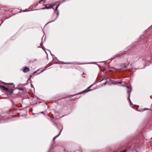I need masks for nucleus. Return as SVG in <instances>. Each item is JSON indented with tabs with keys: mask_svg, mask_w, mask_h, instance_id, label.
Here are the masks:
<instances>
[{
	"mask_svg": "<svg viewBox=\"0 0 152 152\" xmlns=\"http://www.w3.org/2000/svg\"><path fill=\"white\" fill-rule=\"evenodd\" d=\"M39 69H38L37 70V71L34 72V75H37V74H36V73L38 71H39ZM40 73V72H39V73L37 74H39Z\"/></svg>",
	"mask_w": 152,
	"mask_h": 152,
	"instance_id": "nucleus-10",
	"label": "nucleus"
},
{
	"mask_svg": "<svg viewBox=\"0 0 152 152\" xmlns=\"http://www.w3.org/2000/svg\"><path fill=\"white\" fill-rule=\"evenodd\" d=\"M62 129H61V130H60V132H59L58 134V135L56 136H55V137H54V138H53V141H54L55 139L58 136H59V135L60 134H61V133L62 130Z\"/></svg>",
	"mask_w": 152,
	"mask_h": 152,
	"instance_id": "nucleus-8",
	"label": "nucleus"
},
{
	"mask_svg": "<svg viewBox=\"0 0 152 152\" xmlns=\"http://www.w3.org/2000/svg\"><path fill=\"white\" fill-rule=\"evenodd\" d=\"M127 151L126 150H124L123 151H121V152H126Z\"/></svg>",
	"mask_w": 152,
	"mask_h": 152,
	"instance_id": "nucleus-15",
	"label": "nucleus"
},
{
	"mask_svg": "<svg viewBox=\"0 0 152 152\" xmlns=\"http://www.w3.org/2000/svg\"><path fill=\"white\" fill-rule=\"evenodd\" d=\"M92 86V85L91 86H90L89 87H88V88L87 89L85 90L81 91V92H80V93H79V94H82L83 93H86V92H88V91H89L91 90H89L88 89H89Z\"/></svg>",
	"mask_w": 152,
	"mask_h": 152,
	"instance_id": "nucleus-4",
	"label": "nucleus"
},
{
	"mask_svg": "<svg viewBox=\"0 0 152 152\" xmlns=\"http://www.w3.org/2000/svg\"><path fill=\"white\" fill-rule=\"evenodd\" d=\"M4 83L5 84V85H12L13 84V83Z\"/></svg>",
	"mask_w": 152,
	"mask_h": 152,
	"instance_id": "nucleus-13",
	"label": "nucleus"
},
{
	"mask_svg": "<svg viewBox=\"0 0 152 152\" xmlns=\"http://www.w3.org/2000/svg\"><path fill=\"white\" fill-rule=\"evenodd\" d=\"M122 83V81H120L117 82H116L115 83V84H121Z\"/></svg>",
	"mask_w": 152,
	"mask_h": 152,
	"instance_id": "nucleus-12",
	"label": "nucleus"
},
{
	"mask_svg": "<svg viewBox=\"0 0 152 152\" xmlns=\"http://www.w3.org/2000/svg\"><path fill=\"white\" fill-rule=\"evenodd\" d=\"M54 5H53L52 4H46L45 5V7L46 9H49L50 8H53L54 9Z\"/></svg>",
	"mask_w": 152,
	"mask_h": 152,
	"instance_id": "nucleus-3",
	"label": "nucleus"
},
{
	"mask_svg": "<svg viewBox=\"0 0 152 152\" xmlns=\"http://www.w3.org/2000/svg\"><path fill=\"white\" fill-rule=\"evenodd\" d=\"M13 91V90L12 89H8V90L7 91L8 92L10 93V94H12Z\"/></svg>",
	"mask_w": 152,
	"mask_h": 152,
	"instance_id": "nucleus-9",
	"label": "nucleus"
},
{
	"mask_svg": "<svg viewBox=\"0 0 152 152\" xmlns=\"http://www.w3.org/2000/svg\"><path fill=\"white\" fill-rule=\"evenodd\" d=\"M46 0H41L39 1L38 3L36 5H34L33 7V8L34 7V8H35L37 5H39V6L38 8H40L42 6L45 5L44 4L45 3Z\"/></svg>",
	"mask_w": 152,
	"mask_h": 152,
	"instance_id": "nucleus-1",
	"label": "nucleus"
},
{
	"mask_svg": "<svg viewBox=\"0 0 152 152\" xmlns=\"http://www.w3.org/2000/svg\"><path fill=\"white\" fill-rule=\"evenodd\" d=\"M120 65L121 68H125L126 67V66L125 63L121 64H120Z\"/></svg>",
	"mask_w": 152,
	"mask_h": 152,
	"instance_id": "nucleus-7",
	"label": "nucleus"
},
{
	"mask_svg": "<svg viewBox=\"0 0 152 152\" xmlns=\"http://www.w3.org/2000/svg\"><path fill=\"white\" fill-rule=\"evenodd\" d=\"M0 88H1L4 91H7L8 90V88L2 85L0 86Z\"/></svg>",
	"mask_w": 152,
	"mask_h": 152,
	"instance_id": "nucleus-5",
	"label": "nucleus"
},
{
	"mask_svg": "<svg viewBox=\"0 0 152 152\" xmlns=\"http://www.w3.org/2000/svg\"><path fill=\"white\" fill-rule=\"evenodd\" d=\"M56 14H57V17H56V18H55V19L54 20H53V21H51L50 22H53V21H54V20H55L58 17V15H59V12H57L56 13Z\"/></svg>",
	"mask_w": 152,
	"mask_h": 152,
	"instance_id": "nucleus-11",
	"label": "nucleus"
},
{
	"mask_svg": "<svg viewBox=\"0 0 152 152\" xmlns=\"http://www.w3.org/2000/svg\"><path fill=\"white\" fill-rule=\"evenodd\" d=\"M127 88H128V92L129 93V96H128V99L129 101L130 102H131V101L130 100V93L132 91V88H130L128 86H126Z\"/></svg>",
	"mask_w": 152,
	"mask_h": 152,
	"instance_id": "nucleus-2",
	"label": "nucleus"
},
{
	"mask_svg": "<svg viewBox=\"0 0 152 152\" xmlns=\"http://www.w3.org/2000/svg\"><path fill=\"white\" fill-rule=\"evenodd\" d=\"M23 71L24 72H27L30 71V69L28 68L25 67L23 69Z\"/></svg>",
	"mask_w": 152,
	"mask_h": 152,
	"instance_id": "nucleus-6",
	"label": "nucleus"
},
{
	"mask_svg": "<svg viewBox=\"0 0 152 152\" xmlns=\"http://www.w3.org/2000/svg\"><path fill=\"white\" fill-rule=\"evenodd\" d=\"M60 5V4H58V5L56 6V8H55V10H56V11H57V9H58V7H59V5Z\"/></svg>",
	"mask_w": 152,
	"mask_h": 152,
	"instance_id": "nucleus-14",
	"label": "nucleus"
}]
</instances>
